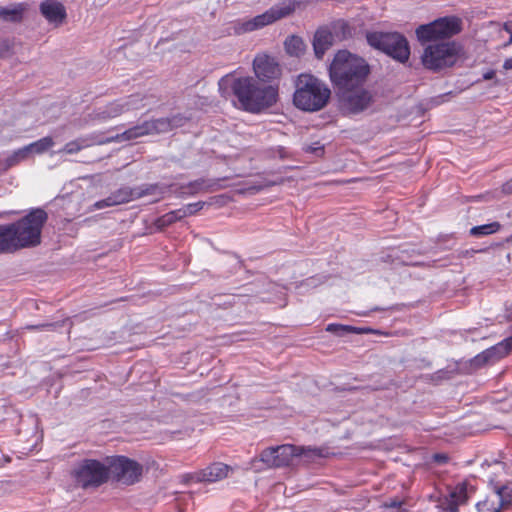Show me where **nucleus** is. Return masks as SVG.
I'll return each instance as SVG.
<instances>
[{
	"instance_id": "1a4fd4ad",
	"label": "nucleus",
	"mask_w": 512,
	"mask_h": 512,
	"mask_svg": "<svg viewBox=\"0 0 512 512\" xmlns=\"http://www.w3.org/2000/svg\"><path fill=\"white\" fill-rule=\"evenodd\" d=\"M295 456H306L313 459L321 458L325 455L321 448H305L285 444L263 450L260 454V460L269 467H284L288 466Z\"/></svg>"
},
{
	"instance_id": "7ed1b4c3",
	"label": "nucleus",
	"mask_w": 512,
	"mask_h": 512,
	"mask_svg": "<svg viewBox=\"0 0 512 512\" xmlns=\"http://www.w3.org/2000/svg\"><path fill=\"white\" fill-rule=\"evenodd\" d=\"M331 99V89L312 73H300L294 79L293 105L304 112H317L325 108Z\"/></svg>"
},
{
	"instance_id": "ea45409f",
	"label": "nucleus",
	"mask_w": 512,
	"mask_h": 512,
	"mask_svg": "<svg viewBox=\"0 0 512 512\" xmlns=\"http://www.w3.org/2000/svg\"><path fill=\"white\" fill-rule=\"evenodd\" d=\"M496 75V72L494 70H488L486 71L484 74H483V79L484 80H491L495 77Z\"/></svg>"
},
{
	"instance_id": "a19ab883",
	"label": "nucleus",
	"mask_w": 512,
	"mask_h": 512,
	"mask_svg": "<svg viewBox=\"0 0 512 512\" xmlns=\"http://www.w3.org/2000/svg\"><path fill=\"white\" fill-rule=\"evenodd\" d=\"M503 69L505 71L512 70V57L507 58L503 63Z\"/></svg>"
},
{
	"instance_id": "c756f323",
	"label": "nucleus",
	"mask_w": 512,
	"mask_h": 512,
	"mask_svg": "<svg viewBox=\"0 0 512 512\" xmlns=\"http://www.w3.org/2000/svg\"><path fill=\"white\" fill-rule=\"evenodd\" d=\"M28 156L29 155L27 154V149H25V147L19 148L9 155L3 162H0V166H2V169L6 171L27 159Z\"/></svg>"
},
{
	"instance_id": "4be33fe9",
	"label": "nucleus",
	"mask_w": 512,
	"mask_h": 512,
	"mask_svg": "<svg viewBox=\"0 0 512 512\" xmlns=\"http://www.w3.org/2000/svg\"><path fill=\"white\" fill-rule=\"evenodd\" d=\"M333 44V34L327 28H319L313 38V49L317 59H322Z\"/></svg>"
},
{
	"instance_id": "2f4dec72",
	"label": "nucleus",
	"mask_w": 512,
	"mask_h": 512,
	"mask_svg": "<svg viewBox=\"0 0 512 512\" xmlns=\"http://www.w3.org/2000/svg\"><path fill=\"white\" fill-rule=\"evenodd\" d=\"M174 223H175V220H174L171 212L169 211V212L165 213L164 215L158 217L155 220L154 224L158 229L162 230Z\"/></svg>"
},
{
	"instance_id": "a878e982",
	"label": "nucleus",
	"mask_w": 512,
	"mask_h": 512,
	"mask_svg": "<svg viewBox=\"0 0 512 512\" xmlns=\"http://www.w3.org/2000/svg\"><path fill=\"white\" fill-rule=\"evenodd\" d=\"M17 252L9 224H0V254Z\"/></svg>"
},
{
	"instance_id": "2eb2a0df",
	"label": "nucleus",
	"mask_w": 512,
	"mask_h": 512,
	"mask_svg": "<svg viewBox=\"0 0 512 512\" xmlns=\"http://www.w3.org/2000/svg\"><path fill=\"white\" fill-rule=\"evenodd\" d=\"M169 125V121L164 118L144 121L141 124L125 130L118 135V138L125 141L137 139L142 136L164 132L168 129Z\"/></svg>"
},
{
	"instance_id": "79ce46f5",
	"label": "nucleus",
	"mask_w": 512,
	"mask_h": 512,
	"mask_svg": "<svg viewBox=\"0 0 512 512\" xmlns=\"http://www.w3.org/2000/svg\"><path fill=\"white\" fill-rule=\"evenodd\" d=\"M503 190L512 193V179L503 186Z\"/></svg>"
},
{
	"instance_id": "37998d69",
	"label": "nucleus",
	"mask_w": 512,
	"mask_h": 512,
	"mask_svg": "<svg viewBox=\"0 0 512 512\" xmlns=\"http://www.w3.org/2000/svg\"><path fill=\"white\" fill-rule=\"evenodd\" d=\"M503 340H504V342L507 343V347H508V349H509V351L511 353L512 352V336H510L508 338H505Z\"/></svg>"
},
{
	"instance_id": "f3484780",
	"label": "nucleus",
	"mask_w": 512,
	"mask_h": 512,
	"mask_svg": "<svg viewBox=\"0 0 512 512\" xmlns=\"http://www.w3.org/2000/svg\"><path fill=\"white\" fill-rule=\"evenodd\" d=\"M340 93V101L342 108L351 114L359 113L365 110L371 103V94L364 89L352 93V91H344Z\"/></svg>"
},
{
	"instance_id": "9d476101",
	"label": "nucleus",
	"mask_w": 512,
	"mask_h": 512,
	"mask_svg": "<svg viewBox=\"0 0 512 512\" xmlns=\"http://www.w3.org/2000/svg\"><path fill=\"white\" fill-rule=\"evenodd\" d=\"M462 19L457 16L440 17L416 28V36L421 44L451 38L462 30Z\"/></svg>"
},
{
	"instance_id": "cd10ccee",
	"label": "nucleus",
	"mask_w": 512,
	"mask_h": 512,
	"mask_svg": "<svg viewBox=\"0 0 512 512\" xmlns=\"http://www.w3.org/2000/svg\"><path fill=\"white\" fill-rule=\"evenodd\" d=\"M54 146V141L52 137L47 136L43 137L35 142H32L25 147L27 149V154L35 153V154H43L48 151L50 148Z\"/></svg>"
},
{
	"instance_id": "4468645a",
	"label": "nucleus",
	"mask_w": 512,
	"mask_h": 512,
	"mask_svg": "<svg viewBox=\"0 0 512 512\" xmlns=\"http://www.w3.org/2000/svg\"><path fill=\"white\" fill-rule=\"evenodd\" d=\"M156 184L146 185L145 187H121L118 190L111 193L107 198L97 201L94 204L95 209H103L105 207L116 206L124 203H128L132 200L141 198L145 195H150L157 189Z\"/></svg>"
},
{
	"instance_id": "c85d7f7f",
	"label": "nucleus",
	"mask_w": 512,
	"mask_h": 512,
	"mask_svg": "<svg viewBox=\"0 0 512 512\" xmlns=\"http://www.w3.org/2000/svg\"><path fill=\"white\" fill-rule=\"evenodd\" d=\"M501 229V224L497 221L474 226L470 229L469 234L474 237L488 236L497 233Z\"/></svg>"
},
{
	"instance_id": "58836bf2",
	"label": "nucleus",
	"mask_w": 512,
	"mask_h": 512,
	"mask_svg": "<svg viewBox=\"0 0 512 512\" xmlns=\"http://www.w3.org/2000/svg\"><path fill=\"white\" fill-rule=\"evenodd\" d=\"M480 250H474V249H466L460 252L459 256L462 258H467L473 256L475 253L479 252Z\"/></svg>"
},
{
	"instance_id": "bb28decb",
	"label": "nucleus",
	"mask_w": 512,
	"mask_h": 512,
	"mask_svg": "<svg viewBox=\"0 0 512 512\" xmlns=\"http://www.w3.org/2000/svg\"><path fill=\"white\" fill-rule=\"evenodd\" d=\"M285 50L291 56L299 57L305 51V44L301 37L290 36L285 40Z\"/></svg>"
},
{
	"instance_id": "9b49d317",
	"label": "nucleus",
	"mask_w": 512,
	"mask_h": 512,
	"mask_svg": "<svg viewBox=\"0 0 512 512\" xmlns=\"http://www.w3.org/2000/svg\"><path fill=\"white\" fill-rule=\"evenodd\" d=\"M108 464L109 480L124 485L137 483L143 473V466L126 456L117 455L106 458Z\"/></svg>"
},
{
	"instance_id": "473e14b6",
	"label": "nucleus",
	"mask_w": 512,
	"mask_h": 512,
	"mask_svg": "<svg viewBox=\"0 0 512 512\" xmlns=\"http://www.w3.org/2000/svg\"><path fill=\"white\" fill-rule=\"evenodd\" d=\"M13 50V43L8 38L0 37V58L8 57Z\"/></svg>"
},
{
	"instance_id": "0eeeda50",
	"label": "nucleus",
	"mask_w": 512,
	"mask_h": 512,
	"mask_svg": "<svg viewBox=\"0 0 512 512\" xmlns=\"http://www.w3.org/2000/svg\"><path fill=\"white\" fill-rule=\"evenodd\" d=\"M368 44L383 51L393 59L404 63L409 59L410 47L407 39L397 32H368L366 34Z\"/></svg>"
},
{
	"instance_id": "6ab92c4d",
	"label": "nucleus",
	"mask_w": 512,
	"mask_h": 512,
	"mask_svg": "<svg viewBox=\"0 0 512 512\" xmlns=\"http://www.w3.org/2000/svg\"><path fill=\"white\" fill-rule=\"evenodd\" d=\"M510 354V351L507 347V343L504 340L498 342L497 344L485 349L481 353L477 354L474 358V362L476 364H489L496 363L501 359L505 358Z\"/></svg>"
},
{
	"instance_id": "6e6552de",
	"label": "nucleus",
	"mask_w": 512,
	"mask_h": 512,
	"mask_svg": "<svg viewBox=\"0 0 512 512\" xmlns=\"http://www.w3.org/2000/svg\"><path fill=\"white\" fill-rule=\"evenodd\" d=\"M77 486L96 489L109 481L108 464L96 459H83L71 472Z\"/></svg>"
},
{
	"instance_id": "a211bd4d",
	"label": "nucleus",
	"mask_w": 512,
	"mask_h": 512,
	"mask_svg": "<svg viewBox=\"0 0 512 512\" xmlns=\"http://www.w3.org/2000/svg\"><path fill=\"white\" fill-rule=\"evenodd\" d=\"M40 12L44 18L56 26L61 25L66 17V8L57 0H44L40 4Z\"/></svg>"
},
{
	"instance_id": "20e7f679",
	"label": "nucleus",
	"mask_w": 512,
	"mask_h": 512,
	"mask_svg": "<svg viewBox=\"0 0 512 512\" xmlns=\"http://www.w3.org/2000/svg\"><path fill=\"white\" fill-rule=\"evenodd\" d=\"M48 220L47 212L34 208L19 220L9 223L17 251L36 247L41 243L42 229Z\"/></svg>"
},
{
	"instance_id": "dca6fc26",
	"label": "nucleus",
	"mask_w": 512,
	"mask_h": 512,
	"mask_svg": "<svg viewBox=\"0 0 512 512\" xmlns=\"http://www.w3.org/2000/svg\"><path fill=\"white\" fill-rule=\"evenodd\" d=\"M232 468L221 462H214L204 469L187 475V480L195 483L208 482L214 483L228 476Z\"/></svg>"
},
{
	"instance_id": "f704fd0d",
	"label": "nucleus",
	"mask_w": 512,
	"mask_h": 512,
	"mask_svg": "<svg viewBox=\"0 0 512 512\" xmlns=\"http://www.w3.org/2000/svg\"><path fill=\"white\" fill-rule=\"evenodd\" d=\"M205 204L206 203L204 201H198V202L189 203V204L185 205L184 208H185L187 216L196 214L198 211L203 209Z\"/></svg>"
},
{
	"instance_id": "72a5a7b5",
	"label": "nucleus",
	"mask_w": 512,
	"mask_h": 512,
	"mask_svg": "<svg viewBox=\"0 0 512 512\" xmlns=\"http://www.w3.org/2000/svg\"><path fill=\"white\" fill-rule=\"evenodd\" d=\"M64 324H65V320L59 321V322L42 323V324H39V325L31 326L30 328L31 329H35V330L54 331L57 328L63 327Z\"/></svg>"
},
{
	"instance_id": "aec40b11",
	"label": "nucleus",
	"mask_w": 512,
	"mask_h": 512,
	"mask_svg": "<svg viewBox=\"0 0 512 512\" xmlns=\"http://www.w3.org/2000/svg\"><path fill=\"white\" fill-rule=\"evenodd\" d=\"M467 499V486L465 483H460L453 487L441 500V507L444 510L456 512L459 506L464 504Z\"/></svg>"
},
{
	"instance_id": "c9c22d12",
	"label": "nucleus",
	"mask_w": 512,
	"mask_h": 512,
	"mask_svg": "<svg viewBox=\"0 0 512 512\" xmlns=\"http://www.w3.org/2000/svg\"><path fill=\"white\" fill-rule=\"evenodd\" d=\"M170 212H171L175 222L180 221L181 219L187 217V214H186L184 206L179 208V209L170 211Z\"/></svg>"
},
{
	"instance_id": "393cba45",
	"label": "nucleus",
	"mask_w": 512,
	"mask_h": 512,
	"mask_svg": "<svg viewBox=\"0 0 512 512\" xmlns=\"http://www.w3.org/2000/svg\"><path fill=\"white\" fill-rule=\"evenodd\" d=\"M327 332L335 334L336 336H344L346 334H364V333H375L376 331L370 328H359L351 325H344L339 323H330L327 325Z\"/></svg>"
},
{
	"instance_id": "ddd939ff",
	"label": "nucleus",
	"mask_w": 512,
	"mask_h": 512,
	"mask_svg": "<svg viewBox=\"0 0 512 512\" xmlns=\"http://www.w3.org/2000/svg\"><path fill=\"white\" fill-rule=\"evenodd\" d=\"M493 493L476 504L477 512H502L503 509L512 505V487L494 483L489 478Z\"/></svg>"
},
{
	"instance_id": "39448f33",
	"label": "nucleus",
	"mask_w": 512,
	"mask_h": 512,
	"mask_svg": "<svg viewBox=\"0 0 512 512\" xmlns=\"http://www.w3.org/2000/svg\"><path fill=\"white\" fill-rule=\"evenodd\" d=\"M301 2L296 0H282L262 14L251 19L237 20L233 23V31L237 35L261 29L267 25L290 16Z\"/></svg>"
},
{
	"instance_id": "c03bdc74",
	"label": "nucleus",
	"mask_w": 512,
	"mask_h": 512,
	"mask_svg": "<svg viewBox=\"0 0 512 512\" xmlns=\"http://www.w3.org/2000/svg\"><path fill=\"white\" fill-rule=\"evenodd\" d=\"M2 216H3L2 213H0V218H2Z\"/></svg>"
},
{
	"instance_id": "4c0bfd02",
	"label": "nucleus",
	"mask_w": 512,
	"mask_h": 512,
	"mask_svg": "<svg viewBox=\"0 0 512 512\" xmlns=\"http://www.w3.org/2000/svg\"><path fill=\"white\" fill-rule=\"evenodd\" d=\"M433 459L435 460V462L440 463V464L447 463L449 460L448 456L443 453L434 454Z\"/></svg>"
},
{
	"instance_id": "f257e3e1",
	"label": "nucleus",
	"mask_w": 512,
	"mask_h": 512,
	"mask_svg": "<svg viewBox=\"0 0 512 512\" xmlns=\"http://www.w3.org/2000/svg\"><path fill=\"white\" fill-rule=\"evenodd\" d=\"M226 85H230L240 107L249 113H261L279 100V84L262 83L252 76L227 74L219 80L220 89Z\"/></svg>"
},
{
	"instance_id": "7c9ffc66",
	"label": "nucleus",
	"mask_w": 512,
	"mask_h": 512,
	"mask_svg": "<svg viewBox=\"0 0 512 512\" xmlns=\"http://www.w3.org/2000/svg\"><path fill=\"white\" fill-rule=\"evenodd\" d=\"M89 146H90V143H89L88 139L80 138V139H76V140L66 143L62 151L67 154H76L79 151H81L82 149L89 147Z\"/></svg>"
},
{
	"instance_id": "e433bc0d",
	"label": "nucleus",
	"mask_w": 512,
	"mask_h": 512,
	"mask_svg": "<svg viewBox=\"0 0 512 512\" xmlns=\"http://www.w3.org/2000/svg\"><path fill=\"white\" fill-rule=\"evenodd\" d=\"M503 29L510 34L509 40L504 44V47H508L512 45V21L506 22Z\"/></svg>"
},
{
	"instance_id": "f03ea898",
	"label": "nucleus",
	"mask_w": 512,
	"mask_h": 512,
	"mask_svg": "<svg viewBox=\"0 0 512 512\" xmlns=\"http://www.w3.org/2000/svg\"><path fill=\"white\" fill-rule=\"evenodd\" d=\"M329 78L339 92L353 91L366 81L370 67L361 57L339 50L329 66Z\"/></svg>"
},
{
	"instance_id": "423d86ee",
	"label": "nucleus",
	"mask_w": 512,
	"mask_h": 512,
	"mask_svg": "<svg viewBox=\"0 0 512 512\" xmlns=\"http://www.w3.org/2000/svg\"><path fill=\"white\" fill-rule=\"evenodd\" d=\"M463 47L456 41L428 44L423 51V66L433 72L453 67L459 60Z\"/></svg>"
},
{
	"instance_id": "5701e85b",
	"label": "nucleus",
	"mask_w": 512,
	"mask_h": 512,
	"mask_svg": "<svg viewBox=\"0 0 512 512\" xmlns=\"http://www.w3.org/2000/svg\"><path fill=\"white\" fill-rule=\"evenodd\" d=\"M219 184L214 180L197 179L189 182L183 187L184 193L187 195H196L199 193H209L218 190Z\"/></svg>"
},
{
	"instance_id": "b1692460",
	"label": "nucleus",
	"mask_w": 512,
	"mask_h": 512,
	"mask_svg": "<svg viewBox=\"0 0 512 512\" xmlns=\"http://www.w3.org/2000/svg\"><path fill=\"white\" fill-rule=\"evenodd\" d=\"M27 9L24 3L13 4L7 7H0V19L7 22H20Z\"/></svg>"
},
{
	"instance_id": "f8f14e48",
	"label": "nucleus",
	"mask_w": 512,
	"mask_h": 512,
	"mask_svg": "<svg viewBox=\"0 0 512 512\" xmlns=\"http://www.w3.org/2000/svg\"><path fill=\"white\" fill-rule=\"evenodd\" d=\"M255 79L266 84H278L282 77V67L276 57L258 53L252 63Z\"/></svg>"
},
{
	"instance_id": "412c9836",
	"label": "nucleus",
	"mask_w": 512,
	"mask_h": 512,
	"mask_svg": "<svg viewBox=\"0 0 512 512\" xmlns=\"http://www.w3.org/2000/svg\"><path fill=\"white\" fill-rule=\"evenodd\" d=\"M138 95H130L127 101H114L109 103L105 109L100 113L101 118H115L121 115L122 113L129 111L130 109H137L139 105L136 103L139 101Z\"/></svg>"
}]
</instances>
